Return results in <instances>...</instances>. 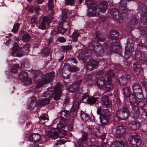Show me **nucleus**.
<instances>
[{
	"instance_id": "a211bd4d",
	"label": "nucleus",
	"mask_w": 147,
	"mask_h": 147,
	"mask_svg": "<svg viewBox=\"0 0 147 147\" xmlns=\"http://www.w3.org/2000/svg\"><path fill=\"white\" fill-rule=\"evenodd\" d=\"M81 81L82 80H80L71 85L68 88V91L71 92H74L77 90Z\"/></svg>"
},
{
	"instance_id": "c756f323",
	"label": "nucleus",
	"mask_w": 147,
	"mask_h": 147,
	"mask_svg": "<svg viewBox=\"0 0 147 147\" xmlns=\"http://www.w3.org/2000/svg\"><path fill=\"white\" fill-rule=\"evenodd\" d=\"M127 47L125 49H127L129 48V52H131L134 51V42L131 39L129 40V41L127 42Z\"/></svg>"
},
{
	"instance_id": "052dcab7",
	"label": "nucleus",
	"mask_w": 147,
	"mask_h": 147,
	"mask_svg": "<svg viewBox=\"0 0 147 147\" xmlns=\"http://www.w3.org/2000/svg\"><path fill=\"white\" fill-rule=\"evenodd\" d=\"M79 69L78 67L75 66H74L71 67V72L76 71L79 70Z\"/></svg>"
},
{
	"instance_id": "338daca9",
	"label": "nucleus",
	"mask_w": 147,
	"mask_h": 147,
	"mask_svg": "<svg viewBox=\"0 0 147 147\" xmlns=\"http://www.w3.org/2000/svg\"><path fill=\"white\" fill-rule=\"evenodd\" d=\"M37 21V19L35 18H33L31 19V22L32 23H36Z\"/></svg>"
},
{
	"instance_id": "de8ad7c7",
	"label": "nucleus",
	"mask_w": 147,
	"mask_h": 147,
	"mask_svg": "<svg viewBox=\"0 0 147 147\" xmlns=\"http://www.w3.org/2000/svg\"><path fill=\"white\" fill-rule=\"evenodd\" d=\"M71 67H70L69 64L68 63H66L64 65V70H66L67 72H69L70 71H71Z\"/></svg>"
},
{
	"instance_id": "4d7b16f0",
	"label": "nucleus",
	"mask_w": 147,
	"mask_h": 147,
	"mask_svg": "<svg viewBox=\"0 0 147 147\" xmlns=\"http://www.w3.org/2000/svg\"><path fill=\"white\" fill-rule=\"evenodd\" d=\"M26 9L28 11L31 13L34 11V7L32 5H27L26 7Z\"/></svg>"
},
{
	"instance_id": "6e6d98bb",
	"label": "nucleus",
	"mask_w": 147,
	"mask_h": 147,
	"mask_svg": "<svg viewBox=\"0 0 147 147\" xmlns=\"http://www.w3.org/2000/svg\"><path fill=\"white\" fill-rule=\"evenodd\" d=\"M24 82L25 85H27L31 83V81L30 79L28 78V77L26 80H23Z\"/></svg>"
},
{
	"instance_id": "680f3d73",
	"label": "nucleus",
	"mask_w": 147,
	"mask_h": 147,
	"mask_svg": "<svg viewBox=\"0 0 147 147\" xmlns=\"http://www.w3.org/2000/svg\"><path fill=\"white\" fill-rule=\"evenodd\" d=\"M65 142V141L64 140H59L57 142L55 145L56 146H57L59 145H60L61 144H63Z\"/></svg>"
},
{
	"instance_id": "1a4fd4ad",
	"label": "nucleus",
	"mask_w": 147,
	"mask_h": 147,
	"mask_svg": "<svg viewBox=\"0 0 147 147\" xmlns=\"http://www.w3.org/2000/svg\"><path fill=\"white\" fill-rule=\"evenodd\" d=\"M54 91L55 93L54 99L56 100H59L60 98L62 93L61 85L60 84H57L55 87Z\"/></svg>"
},
{
	"instance_id": "cd10ccee",
	"label": "nucleus",
	"mask_w": 147,
	"mask_h": 147,
	"mask_svg": "<svg viewBox=\"0 0 147 147\" xmlns=\"http://www.w3.org/2000/svg\"><path fill=\"white\" fill-rule=\"evenodd\" d=\"M37 105L36 100L35 98H32L28 105V108L29 109H32L35 108Z\"/></svg>"
},
{
	"instance_id": "f704fd0d",
	"label": "nucleus",
	"mask_w": 147,
	"mask_h": 147,
	"mask_svg": "<svg viewBox=\"0 0 147 147\" xmlns=\"http://www.w3.org/2000/svg\"><path fill=\"white\" fill-rule=\"evenodd\" d=\"M81 117L82 119L84 121L86 122L90 119L88 115L82 112L81 115Z\"/></svg>"
},
{
	"instance_id": "f03ea898",
	"label": "nucleus",
	"mask_w": 147,
	"mask_h": 147,
	"mask_svg": "<svg viewBox=\"0 0 147 147\" xmlns=\"http://www.w3.org/2000/svg\"><path fill=\"white\" fill-rule=\"evenodd\" d=\"M54 72H52L48 73L43 76L42 73H37L34 75V78L37 84L35 88V89H38L42 86L44 85L51 81L54 76Z\"/></svg>"
},
{
	"instance_id": "a19ab883",
	"label": "nucleus",
	"mask_w": 147,
	"mask_h": 147,
	"mask_svg": "<svg viewBox=\"0 0 147 147\" xmlns=\"http://www.w3.org/2000/svg\"><path fill=\"white\" fill-rule=\"evenodd\" d=\"M123 93L125 97H128L130 95V92L128 87H126L123 88Z\"/></svg>"
},
{
	"instance_id": "20e7f679",
	"label": "nucleus",
	"mask_w": 147,
	"mask_h": 147,
	"mask_svg": "<svg viewBox=\"0 0 147 147\" xmlns=\"http://www.w3.org/2000/svg\"><path fill=\"white\" fill-rule=\"evenodd\" d=\"M129 112V111L127 109H120L117 111L116 116L119 120H125Z\"/></svg>"
},
{
	"instance_id": "473e14b6",
	"label": "nucleus",
	"mask_w": 147,
	"mask_h": 147,
	"mask_svg": "<svg viewBox=\"0 0 147 147\" xmlns=\"http://www.w3.org/2000/svg\"><path fill=\"white\" fill-rule=\"evenodd\" d=\"M98 98V97H92L88 98L86 102L89 104L93 105L96 103L97 100Z\"/></svg>"
},
{
	"instance_id": "6e6552de",
	"label": "nucleus",
	"mask_w": 147,
	"mask_h": 147,
	"mask_svg": "<svg viewBox=\"0 0 147 147\" xmlns=\"http://www.w3.org/2000/svg\"><path fill=\"white\" fill-rule=\"evenodd\" d=\"M110 13L113 16V18L117 20L119 22L121 23L123 22V19L121 14L119 13L117 10L114 9H112Z\"/></svg>"
},
{
	"instance_id": "0e129e2a",
	"label": "nucleus",
	"mask_w": 147,
	"mask_h": 147,
	"mask_svg": "<svg viewBox=\"0 0 147 147\" xmlns=\"http://www.w3.org/2000/svg\"><path fill=\"white\" fill-rule=\"evenodd\" d=\"M35 10L37 14H38V12L40 10V9L39 6L37 5L35 6Z\"/></svg>"
},
{
	"instance_id": "c9c22d12",
	"label": "nucleus",
	"mask_w": 147,
	"mask_h": 147,
	"mask_svg": "<svg viewBox=\"0 0 147 147\" xmlns=\"http://www.w3.org/2000/svg\"><path fill=\"white\" fill-rule=\"evenodd\" d=\"M20 67L18 64H15L11 67V71L13 73H16L17 72L18 69Z\"/></svg>"
},
{
	"instance_id": "72a5a7b5",
	"label": "nucleus",
	"mask_w": 147,
	"mask_h": 147,
	"mask_svg": "<svg viewBox=\"0 0 147 147\" xmlns=\"http://www.w3.org/2000/svg\"><path fill=\"white\" fill-rule=\"evenodd\" d=\"M108 84L105 86V89L107 91H109L113 88V85L111 82V80L109 78L107 79Z\"/></svg>"
},
{
	"instance_id": "49530a36",
	"label": "nucleus",
	"mask_w": 147,
	"mask_h": 147,
	"mask_svg": "<svg viewBox=\"0 0 147 147\" xmlns=\"http://www.w3.org/2000/svg\"><path fill=\"white\" fill-rule=\"evenodd\" d=\"M72 47L70 45L63 46L61 47V49L63 51H68L72 49Z\"/></svg>"
},
{
	"instance_id": "37998d69",
	"label": "nucleus",
	"mask_w": 147,
	"mask_h": 147,
	"mask_svg": "<svg viewBox=\"0 0 147 147\" xmlns=\"http://www.w3.org/2000/svg\"><path fill=\"white\" fill-rule=\"evenodd\" d=\"M135 94H136V97L138 101H141L144 98L143 95L142 94V92H138L137 93H135Z\"/></svg>"
},
{
	"instance_id": "7c9ffc66",
	"label": "nucleus",
	"mask_w": 147,
	"mask_h": 147,
	"mask_svg": "<svg viewBox=\"0 0 147 147\" xmlns=\"http://www.w3.org/2000/svg\"><path fill=\"white\" fill-rule=\"evenodd\" d=\"M132 89L134 93H137L138 92H142L141 87L139 84H136L132 86Z\"/></svg>"
},
{
	"instance_id": "dca6fc26",
	"label": "nucleus",
	"mask_w": 147,
	"mask_h": 147,
	"mask_svg": "<svg viewBox=\"0 0 147 147\" xmlns=\"http://www.w3.org/2000/svg\"><path fill=\"white\" fill-rule=\"evenodd\" d=\"M111 50L113 52H117L120 49V47L118 42H113L111 43Z\"/></svg>"
},
{
	"instance_id": "bb28decb",
	"label": "nucleus",
	"mask_w": 147,
	"mask_h": 147,
	"mask_svg": "<svg viewBox=\"0 0 147 147\" xmlns=\"http://www.w3.org/2000/svg\"><path fill=\"white\" fill-rule=\"evenodd\" d=\"M129 127L133 130H136L138 129L140 126V124L134 121H132L129 123Z\"/></svg>"
},
{
	"instance_id": "2f4dec72",
	"label": "nucleus",
	"mask_w": 147,
	"mask_h": 147,
	"mask_svg": "<svg viewBox=\"0 0 147 147\" xmlns=\"http://www.w3.org/2000/svg\"><path fill=\"white\" fill-rule=\"evenodd\" d=\"M129 99L130 102L131 103H135L136 104L140 102V101L138 100L134 94H130L129 95Z\"/></svg>"
},
{
	"instance_id": "aec40b11",
	"label": "nucleus",
	"mask_w": 147,
	"mask_h": 147,
	"mask_svg": "<svg viewBox=\"0 0 147 147\" xmlns=\"http://www.w3.org/2000/svg\"><path fill=\"white\" fill-rule=\"evenodd\" d=\"M141 9L142 13L141 17V21L143 23H147V18L145 16V15L147 13V7H146L143 5Z\"/></svg>"
},
{
	"instance_id": "f257e3e1",
	"label": "nucleus",
	"mask_w": 147,
	"mask_h": 147,
	"mask_svg": "<svg viewBox=\"0 0 147 147\" xmlns=\"http://www.w3.org/2000/svg\"><path fill=\"white\" fill-rule=\"evenodd\" d=\"M57 129H51L49 131H46V135L49 137L55 139L58 137L63 138L66 135L67 130L71 131L72 129V124L68 125L65 120L61 119L57 125Z\"/></svg>"
},
{
	"instance_id": "c85d7f7f",
	"label": "nucleus",
	"mask_w": 147,
	"mask_h": 147,
	"mask_svg": "<svg viewBox=\"0 0 147 147\" xmlns=\"http://www.w3.org/2000/svg\"><path fill=\"white\" fill-rule=\"evenodd\" d=\"M119 33L117 31H112L110 33V38L111 40H116L119 37Z\"/></svg>"
},
{
	"instance_id": "3c124183",
	"label": "nucleus",
	"mask_w": 147,
	"mask_h": 147,
	"mask_svg": "<svg viewBox=\"0 0 147 147\" xmlns=\"http://www.w3.org/2000/svg\"><path fill=\"white\" fill-rule=\"evenodd\" d=\"M53 0H49L48 2V6L49 9H52L53 7Z\"/></svg>"
},
{
	"instance_id": "2eb2a0df",
	"label": "nucleus",
	"mask_w": 147,
	"mask_h": 147,
	"mask_svg": "<svg viewBox=\"0 0 147 147\" xmlns=\"http://www.w3.org/2000/svg\"><path fill=\"white\" fill-rule=\"evenodd\" d=\"M108 8L107 3L106 1H101L99 4L98 10L99 9L100 11L104 13L106 10Z\"/></svg>"
},
{
	"instance_id": "5701e85b",
	"label": "nucleus",
	"mask_w": 147,
	"mask_h": 147,
	"mask_svg": "<svg viewBox=\"0 0 147 147\" xmlns=\"http://www.w3.org/2000/svg\"><path fill=\"white\" fill-rule=\"evenodd\" d=\"M121 141L114 142L111 145L110 147H124L123 144L125 138L123 137H121Z\"/></svg>"
},
{
	"instance_id": "79ce46f5",
	"label": "nucleus",
	"mask_w": 147,
	"mask_h": 147,
	"mask_svg": "<svg viewBox=\"0 0 147 147\" xmlns=\"http://www.w3.org/2000/svg\"><path fill=\"white\" fill-rule=\"evenodd\" d=\"M138 22L137 19L135 16H133L132 17V19L129 22L130 24L133 25H136Z\"/></svg>"
},
{
	"instance_id": "4468645a",
	"label": "nucleus",
	"mask_w": 147,
	"mask_h": 147,
	"mask_svg": "<svg viewBox=\"0 0 147 147\" xmlns=\"http://www.w3.org/2000/svg\"><path fill=\"white\" fill-rule=\"evenodd\" d=\"M96 46L93 48V49L95 53L98 56H100L103 53V47L99 43H97Z\"/></svg>"
},
{
	"instance_id": "864d4df0",
	"label": "nucleus",
	"mask_w": 147,
	"mask_h": 147,
	"mask_svg": "<svg viewBox=\"0 0 147 147\" xmlns=\"http://www.w3.org/2000/svg\"><path fill=\"white\" fill-rule=\"evenodd\" d=\"M100 34L99 32H96V37L97 38L98 40L100 41H102L104 39L102 37H101V36H99Z\"/></svg>"
},
{
	"instance_id": "5fc2aeb1",
	"label": "nucleus",
	"mask_w": 147,
	"mask_h": 147,
	"mask_svg": "<svg viewBox=\"0 0 147 147\" xmlns=\"http://www.w3.org/2000/svg\"><path fill=\"white\" fill-rule=\"evenodd\" d=\"M79 34L76 32H74L72 34V39L75 41H76L77 38L78 37Z\"/></svg>"
},
{
	"instance_id": "39448f33",
	"label": "nucleus",
	"mask_w": 147,
	"mask_h": 147,
	"mask_svg": "<svg viewBox=\"0 0 147 147\" xmlns=\"http://www.w3.org/2000/svg\"><path fill=\"white\" fill-rule=\"evenodd\" d=\"M129 142L132 146L134 147L140 146L141 143L140 136L136 133H133L130 138Z\"/></svg>"
},
{
	"instance_id": "c03bdc74",
	"label": "nucleus",
	"mask_w": 147,
	"mask_h": 147,
	"mask_svg": "<svg viewBox=\"0 0 147 147\" xmlns=\"http://www.w3.org/2000/svg\"><path fill=\"white\" fill-rule=\"evenodd\" d=\"M29 45L28 43L26 44L22 48L23 51L25 53H28L29 51Z\"/></svg>"
},
{
	"instance_id": "09e8293b",
	"label": "nucleus",
	"mask_w": 147,
	"mask_h": 147,
	"mask_svg": "<svg viewBox=\"0 0 147 147\" xmlns=\"http://www.w3.org/2000/svg\"><path fill=\"white\" fill-rule=\"evenodd\" d=\"M19 27V24L18 23H16L13 26V28L12 29V31L13 33H15L18 31Z\"/></svg>"
},
{
	"instance_id": "9b49d317",
	"label": "nucleus",
	"mask_w": 147,
	"mask_h": 147,
	"mask_svg": "<svg viewBox=\"0 0 147 147\" xmlns=\"http://www.w3.org/2000/svg\"><path fill=\"white\" fill-rule=\"evenodd\" d=\"M127 0H121L119 3V10L123 13L126 14L127 13L128 11L126 7V3Z\"/></svg>"
},
{
	"instance_id": "a18cd8bd",
	"label": "nucleus",
	"mask_w": 147,
	"mask_h": 147,
	"mask_svg": "<svg viewBox=\"0 0 147 147\" xmlns=\"http://www.w3.org/2000/svg\"><path fill=\"white\" fill-rule=\"evenodd\" d=\"M107 76H108L107 79L109 78L111 80L112 77H114L115 74L112 70H109L107 72Z\"/></svg>"
},
{
	"instance_id": "412c9836",
	"label": "nucleus",
	"mask_w": 147,
	"mask_h": 147,
	"mask_svg": "<svg viewBox=\"0 0 147 147\" xmlns=\"http://www.w3.org/2000/svg\"><path fill=\"white\" fill-rule=\"evenodd\" d=\"M98 64V63L96 61L90 60L87 64V68L89 70H92L93 68H96L97 67Z\"/></svg>"
},
{
	"instance_id": "e433bc0d",
	"label": "nucleus",
	"mask_w": 147,
	"mask_h": 147,
	"mask_svg": "<svg viewBox=\"0 0 147 147\" xmlns=\"http://www.w3.org/2000/svg\"><path fill=\"white\" fill-rule=\"evenodd\" d=\"M28 77L27 74L24 71H22L21 72L19 75V78L22 81L24 80H26Z\"/></svg>"
},
{
	"instance_id": "f3484780",
	"label": "nucleus",
	"mask_w": 147,
	"mask_h": 147,
	"mask_svg": "<svg viewBox=\"0 0 147 147\" xmlns=\"http://www.w3.org/2000/svg\"><path fill=\"white\" fill-rule=\"evenodd\" d=\"M139 113V108L136 106H135L133 107L131 112L130 113V115L133 118L136 119L138 117Z\"/></svg>"
},
{
	"instance_id": "6ab92c4d",
	"label": "nucleus",
	"mask_w": 147,
	"mask_h": 147,
	"mask_svg": "<svg viewBox=\"0 0 147 147\" xmlns=\"http://www.w3.org/2000/svg\"><path fill=\"white\" fill-rule=\"evenodd\" d=\"M97 86L99 89L102 88L105 85V82L104 78L102 76H100L96 79Z\"/></svg>"
},
{
	"instance_id": "4c0bfd02",
	"label": "nucleus",
	"mask_w": 147,
	"mask_h": 147,
	"mask_svg": "<svg viewBox=\"0 0 147 147\" xmlns=\"http://www.w3.org/2000/svg\"><path fill=\"white\" fill-rule=\"evenodd\" d=\"M18 49V46L16 42L14 43L13 46L12 48V52L11 53V55L12 56H13L16 53V51Z\"/></svg>"
},
{
	"instance_id": "ea45409f",
	"label": "nucleus",
	"mask_w": 147,
	"mask_h": 147,
	"mask_svg": "<svg viewBox=\"0 0 147 147\" xmlns=\"http://www.w3.org/2000/svg\"><path fill=\"white\" fill-rule=\"evenodd\" d=\"M30 37L29 34L26 33L22 36V40L24 42H27L30 39Z\"/></svg>"
},
{
	"instance_id": "7ed1b4c3",
	"label": "nucleus",
	"mask_w": 147,
	"mask_h": 147,
	"mask_svg": "<svg viewBox=\"0 0 147 147\" xmlns=\"http://www.w3.org/2000/svg\"><path fill=\"white\" fill-rule=\"evenodd\" d=\"M85 1L86 4L88 9V15L90 17L98 16L99 15L98 9V6L95 2L94 0Z\"/></svg>"
},
{
	"instance_id": "4be33fe9",
	"label": "nucleus",
	"mask_w": 147,
	"mask_h": 147,
	"mask_svg": "<svg viewBox=\"0 0 147 147\" xmlns=\"http://www.w3.org/2000/svg\"><path fill=\"white\" fill-rule=\"evenodd\" d=\"M125 132V129L123 126H118L116 127V136L118 138L122 137V135Z\"/></svg>"
},
{
	"instance_id": "423d86ee",
	"label": "nucleus",
	"mask_w": 147,
	"mask_h": 147,
	"mask_svg": "<svg viewBox=\"0 0 147 147\" xmlns=\"http://www.w3.org/2000/svg\"><path fill=\"white\" fill-rule=\"evenodd\" d=\"M44 96L46 98L40 101V103L42 105H46L49 103L50 98L53 96V93L52 90L49 89L43 94Z\"/></svg>"
},
{
	"instance_id": "603ef678",
	"label": "nucleus",
	"mask_w": 147,
	"mask_h": 147,
	"mask_svg": "<svg viewBox=\"0 0 147 147\" xmlns=\"http://www.w3.org/2000/svg\"><path fill=\"white\" fill-rule=\"evenodd\" d=\"M75 1L74 0H65V5H72L75 3Z\"/></svg>"
},
{
	"instance_id": "393cba45",
	"label": "nucleus",
	"mask_w": 147,
	"mask_h": 147,
	"mask_svg": "<svg viewBox=\"0 0 147 147\" xmlns=\"http://www.w3.org/2000/svg\"><path fill=\"white\" fill-rule=\"evenodd\" d=\"M60 117L61 119L67 120L69 118L70 115L69 111L64 110L60 112Z\"/></svg>"
},
{
	"instance_id": "69168bd1",
	"label": "nucleus",
	"mask_w": 147,
	"mask_h": 147,
	"mask_svg": "<svg viewBox=\"0 0 147 147\" xmlns=\"http://www.w3.org/2000/svg\"><path fill=\"white\" fill-rule=\"evenodd\" d=\"M44 54L45 55H48L49 53V50L48 48H45L44 51Z\"/></svg>"
},
{
	"instance_id": "0eeeda50",
	"label": "nucleus",
	"mask_w": 147,
	"mask_h": 147,
	"mask_svg": "<svg viewBox=\"0 0 147 147\" xmlns=\"http://www.w3.org/2000/svg\"><path fill=\"white\" fill-rule=\"evenodd\" d=\"M67 13V10L66 9L63 10L62 12V19L63 22L61 21L59 24V26L58 28V31L61 34H64L66 31V29L63 28L62 25L63 23L64 24L65 23V19L67 18L66 14Z\"/></svg>"
},
{
	"instance_id": "f8f14e48",
	"label": "nucleus",
	"mask_w": 147,
	"mask_h": 147,
	"mask_svg": "<svg viewBox=\"0 0 147 147\" xmlns=\"http://www.w3.org/2000/svg\"><path fill=\"white\" fill-rule=\"evenodd\" d=\"M82 137L77 141V144L79 146H82L84 142L87 141L88 139V134L85 132H82Z\"/></svg>"
},
{
	"instance_id": "774afa93",
	"label": "nucleus",
	"mask_w": 147,
	"mask_h": 147,
	"mask_svg": "<svg viewBox=\"0 0 147 147\" xmlns=\"http://www.w3.org/2000/svg\"><path fill=\"white\" fill-rule=\"evenodd\" d=\"M40 118L41 119L43 120H45L46 119L49 120L46 117L45 115H43L40 116Z\"/></svg>"
},
{
	"instance_id": "bf43d9fd",
	"label": "nucleus",
	"mask_w": 147,
	"mask_h": 147,
	"mask_svg": "<svg viewBox=\"0 0 147 147\" xmlns=\"http://www.w3.org/2000/svg\"><path fill=\"white\" fill-rule=\"evenodd\" d=\"M66 71L67 73L63 72L62 74L63 77L65 79L69 77V72H67Z\"/></svg>"
},
{
	"instance_id": "58836bf2",
	"label": "nucleus",
	"mask_w": 147,
	"mask_h": 147,
	"mask_svg": "<svg viewBox=\"0 0 147 147\" xmlns=\"http://www.w3.org/2000/svg\"><path fill=\"white\" fill-rule=\"evenodd\" d=\"M102 104L107 105L109 103V98L107 96H104L102 98Z\"/></svg>"
},
{
	"instance_id": "13d9d810",
	"label": "nucleus",
	"mask_w": 147,
	"mask_h": 147,
	"mask_svg": "<svg viewBox=\"0 0 147 147\" xmlns=\"http://www.w3.org/2000/svg\"><path fill=\"white\" fill-rule=\"evenodd\" d=\"M119 80L121 84H123L125 81V78L124 76L121 77L119 79Z\"/></svg>"
},
{
	"instance_id": "e2e57ef3",
	"label": "nucleus",
	"mask_w": 147,
	"mask_h": 147,
	"mask_svg": "<svg viewBox=\"0 0 147 147\" xmlns=\"http://www.w3.org/2000/svg\"><path fill=\"white\" fill-rule=\"evenodd\" d=\"M58 40L61 42H63L66 41V39L64 37H59L58 38Z\"/></svg>"
},
{
	"instance_id": "9d476101",
	"label": "nucleus",
	"mask_w": 147,
	"mask_h": 147,
	"mask_svg": "<svg viewBox=\"0 0 147 147\" xmlns=\"http://www.w3.org/2000/svg\"><path fill=\"white\" fill-rule=\"evenodd\" d=\"M53 18L52 17L48 18L46 16H44L42 20L41 24L39 26L38 28L42 30L46 29V24L49 25L51 22Z\"/></svg>"
},
{
	"instance_id": "ddd939ff",
	"label": "nucleus",
	"mask_w": 147,
	"mask_h": 147,
	"mask_svg": "<svg viewBox=\"0 0 147 147\" xmlns=\"http://www.w3.org/2000/svg\"><path fill=\"white\" fill-rule=\"evenodd\" d=\"M132 69L134 74L136 75H138L142 70L140 65L137 62L133 64Z\"/></svg>"
},
{
	"instance_id": "b1692460",
	"label": "nucleus",
	"mask_w": 147,
	"mask_h": 147,
	"mask_svg": "<svg viewBox=\"0 0 147 147\" xmlns=\"http://www.w3.org/2000/svg\"><path fill=\"white\" fill-rule=\"evenodd\" d=\"M100 121L103 125L108 124L109 120V117L107 115L102 114L100 116Z\"/></svg>"
},
{
	"instance_id": "8fccbe9b",
	"label": "nucleus",
	"mask_w": 147,
	"mask_h": 147,
	"mask_svg": "<svg viewBox=\"0 0 147 147\" xmlns=\"http://www.w3.org/2000/svg\"><path fill=\"white\" fill-rule=\"evenodd\" d=\"M78 102V101H77L74 104L71 109V112H74L76 111L77 108H78L77 104Z\"/></svg>"
},
{
	"instance_id": "a878e982",
	"label": "nucleus",
	"mask_w": 147,
	"mask_h": 147,
	"mask_svg": "<svg viewBox=\"0 0 147 147\" xmlns=\"http://www.w3.org/2000/svg\"><path fill=\"white\" fill-rule=\"evenodd\" d=\"M40 138V135L37 133H33L31 134L29 138V141L33 142H36L38 141Z\"/></svg>"
}]
</instances>
